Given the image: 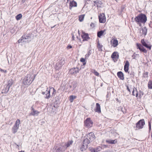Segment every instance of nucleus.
Segmentation results:
<instances>
[{"label": "nucleus", "instance_id": "9d476101", "mask_svg": "<svg viewBox=\"0 0 152 152\" xmlns=\"http://www.w3.org/2000/svg\"><path fill=\"white\" fill-rule=\"evenodd\" d=\"M99 22L100 23H104L106 21V17L104 13L100 14L99 16Z\"/></svg>", "mask_w": 152, "mask_h": 152}, {"label": "nucleus", "instance_id": "b1692460", "mask_svg": "<svg viewBox=\"0 0 152 152\" xmlns=\"http://www.w3.org/2000/svg\"><path fill=\"white\" fill-rule=\"evenodd\" d=\"M113 46L114 47H116L118 44V41L116 39H114L113 42Z\"/></svg>", "mask_w": 152, "mask_h": 152}, {"label": "nucleus", "instance_id": "0eeeda50", "mask_svg": "<svg viewBox=\"0 0 152 152\" xmlns=\"http://www.w3.org/2000/svg\"><path fill=\"white\" fill-rule=\"evenodd\" d=\"M64 63L65 61L64 58H61L60 59H59V61L56 63L55 67L56 69V70H59Z\"/></svg>", "mask_w": 152, "mask_h": 152}, {"label": "nucleus", "instance_id": "ddd939ff", "mask_svg": "<svg viewBox=\"0 0 152 152\" xmlns=\"http://www.w3.org/2000/svg\"><path fill=\"white\" fill-rule=\"evenodd\" d=\"M31 112L30 113V115L35 116V115H37L39 113V112L37 110H35L34 109L33 107H31Z\"/></svg>", "mask_w": 152, "mask_h": 152}, {"label": "nucleus", "instance_id": "4468645a", "mask_svg": "<svg viewBox=\"0 0 152 152\" xmlns=\"http://www.w3.org/2000/svg\"><path fill=\"white\" fill-rule=\"evenodd\" d=\"M141 43L143 46L150 49H151V45L150 44H147L144 41V39L141 40Z\"/></svg>", "mask_w": 152, "mask_h": 152}, {"label": "nucleus", "instance_id": "79ce46f5", "mask_svg": "<svg viewBox=\"0 0 152 152\" xmlns=\"http://www.w3.org/2000/svg\"><path fill=\"white\" fill-rule=\"evenodd\" d=\"M129 74L131 75V77H134V72L131 71Z\"/></svg>", "mask_w": 152, "mask_h": 152}, {"label": "nucleus", "instance_id": "de8ad7c7", "mask_svg": "<svg viewBox=\"0 0 152 152\" xmlns=\"http://www.w3.org/2000/svg\"><path fill=\"white\" fill-rule=\"evenodd\" d=\"M91 152H96L95 148H91L90 149Z\"/></svg>", "mask_w": 152, "mask_h": 152}, {"label": "nucleus", "instance_id": "a211bd4d", "mask_svg": "<svg viewBox=\"0 0 152 152\" xmlns=\"http://www.w3.org/2000/svg\"><path fill=\"white\" fill-rule=\"evenodd\" d=\"M10 88L9 86H8L5 85L3 89L2 90L1 92L2 93L7 94L9 91Z\"/></svg>", "mask_w": 152, "mask_h": 152}, {"label": "nucleus", "instance_id": "5fc2aeb1", "mask_svg": "<svg viewBox=\"0 0 152 152\" xmlns=\"http://www.w3.org/2000/svg\"><path fill=\"white\" fill-rule=\"evenodd\" d=\"M72 40H74V38H75V37H74V35L73 34H72Z\"/></svg>", "mask_w": 152, "mask_h": 152}, {"label": "nucleus", "instance_id": "f03ea898", "mask_svg": "<svg viewBox=\"0 0 152 152\" xmlns=\"http://www.w3.org/2000/svg\"><path fill=\"white\" fill-rule=\"evenodd\" d=\"M147 20L146 15L142 13L139 14L134 18L135 22L138 24H139L140 26H141V24L140 23H144L146 22Z\"/></svg>", "mask_w": 152, "mask_h": 152}, {"label": "nucleus", "instance_id": "c85d7f7f", "mask_svg": "<svg viewBox=\"0 0 152 152\" xmlns=\"http://www.w3.org/2000/svg\"><path fill=\"white\" fill-rule=\"evenodd\" d=\"M77 97L76 96L71 95L69 96V99L71 102H73V100L76 99Z\"/></svg>", "mask_w": 152, "mask_h": 152}, {"label": "nucleus", "instance_id": "3c124183", "mask_svg": "<svg viewBox=\"0 0 152 152\" xmlns=\"http://www.w3.org/2000/svg\"><path fill=\"white\" fill-rule=\"evenodd\" d=\"M0 70L2 72H7V71L6 70H3L1 69H0Z\"/></svg>", "mask_w": 152, "mask_h": 152}, {"label": "nucleus", "instance_id": "2f4dec72", "mask_svg": "<svg viewBox=\"0 0 152 152\" xmlns=\"http://www.w3.org/2000/svg\"><path fill=\"white\" fill-rule=\"evenodd\" d=\"M22 14H19L16 16V19L17 20H20L22 18Z\"/></svg>", "mask_w": 152, "mask_h": 152}, {"label": "nucleus", "instance_id": "7c9ffc66", "mask_svg": "<svg viewBox=\"0 0 152 152\" xmlns=\"http://www.w3.org/2000/svg\"><path fill=\"white\" fill-rule=\"evenodd\" d=\"M73 142L72 140L68 141L65 145L66 146V148L69 147L70 145H72Z\"/></svg>", "mask_w": 152, "mask_h": 152}, {"label": "nucleus", "instance_id": "a878e982", "mask_svg": "<svg viewBox=\"0 0 152 152\" xmlns=\"http://www.w3.org/2000/svg\"><path fill=\"white\" fill-rule=\"evenodd\" d=\"M118 55H117V53L116 52H113L111 56V57L113 58H118Z\"/></svg>", "mask_w": 152, "mask_h": 152}, {"label": "nucleus", "instance_id": "a18cd8bd", "mask_svg": "<svg viewBox=\"0 0 152 152\" xmlns=\"http://www.w3.org/2000/svg\"><path fill=\"white\" fill-rule=\"evenodd\" d=\"M148 126L149 129V131H150L151 129V123L149 121L148 122Z\"/></svg>", "mask_w": 152, "mask_h": 152}, {"label": "nucleus", "instance_id": "1a4fd4ad", "mask_svg": "<svg viewBox=\"0 0 152 152\" xmlns=\"http://www.w3.org/2000/svg\"><path fill=\"white\" fill-rule=\"evenodd\" d=\"M85 125L86 127L88 128H90L93 126V122L91 120L90 118H88L84 121Z\"/></svg>", "mask_w": 152, "mask_h": 152}, {"label": "nucleus", "instance_id": "5701e85b", "mask_svg": "<svg viewBox=\"0 0 152 152\" xmlns=\"http://www.w3.org/2000/svg\"><path fill=\"white\" fill-rule=\"evenodd\" d=\"M132 95L133 96H136L137 97H138V94L137 89L135 88H133V90L132 92Z\"/></svg>", "mask_w": 152, "mask_h": 152}, {"label": "nucleus", "instance_id": "4d7b16f0", "mask_svg": "<svg viewBox=\"0 0 152 152\" xmlns=\"http://www.w3.org/2000/svg\"><path fill=\"white\" fill-rule=\"evenodd\" d=\"M26 1V0H22V2L23 3H24L25 1Z\"/></svg>", "mask_w": 152, "mask_h": 152}, {"label": "nucleus", "instance_id": "423d86ee", "mask_svg": "<svg viewBox=\"0 0 152 152\" xmlns=\"http://www.w3.org/2000/svg\"><path fill=\"white\" fill-rule=\"evenodd\" d=\"M20 124V121L19 119H17L12 128V132L13 134L17 132Z\"/></svg>", "mask_w": 152, "mask_h": 152}, {"label": "nucleus", "instance_id": "4be33fe9", "mask_svg": "<svg viewBox=\"0 0 152 152\" xmlns=\"http://www.w3.org/2000/svg\"><path fill=\"white\" fill-rule=\"evenodd\" d=\"M147 29L146 27L145 26L143 28H142L140 31V32L142 33V35H144L145 36L147 34Z\"/></svg>", "mask_w": 152, "mask_h": 152}, {"label": "nucleus", "instance_id": "13d9d810", "mask_svg": "<svg viewBox=\"0 0 152 152\" xmlns=\"http://www.w3.org/2000/svg\"><path fill=\"white\" fill-rule=\"evenodd\" d=\"M96 2H97V0H96V1H94V3H96Z\"/></svg>", "mask_w": 152, "mask_h": 152}, {"label": "nucleus", "instance_id": "052dcab7", "mask_svg": "<svg viewBox=\"0 0 152 152\" xmlns=\"http://www.w3.org/2000/svg\"><path fill=\"white\" fill-rule=\"evenodd\" d=\"M19 152H22V151H19Z\"/></svg>", "mask_w": 152, "mask_h": 152}, {"label": "nucleus", "instance_id": "bb28decb", "mask_svg": "<svg viewBox=\"0 0 152 152\" xmlns=\"http://www.w3.org/2000/svg\"><path fill=\"white\" fill-rule=\"evenodd\" d=\"M105 30H101L97 32V36L98 37L100 38L103 35V34L105 31Z\"/></svg>", "mask_w": 152, "mask_h": 152}, {"label": "nucleus", "instance_id": "a19ab883", "mask_svg": "<svg viewBox=\"0 0 152 152\" xmlns=\"http://www.w3.org/2000/svg\"><path fill=\"white\" fill-rule=\"evenodd\" d=\"M148 72H145L143 74V77H148Z\"/></svg>", "mask_w": 152, "mask_h": 152}, {"label": "nucleus", "instance_id": "603ef678", "mask_svg": "<svg viewBox=\"0 0 152 152\" xmlns=\"http://www.w3.org/2000/svg\"><path fill=\"white\" fill-rule=\"evenodd\" d=\"M90 26H91V27H94L95 26H94V24L93 23H91V24H90Z\"/></svg>", "mask_w": 152, "mask_h": 152}, {"label": "nucleus", "instance_id": "c9c22d12", "mask_svg": "<svg viewBox=\"0 0 152 152\" xmlns=\"http://www.w3.org/2000/svg\"><path fill=\"white\" fill-rule=\"evenodd\" d=\"M129 64L128 61H126L124 66V68H129Z\"/></svg>", "mask_w": 152, "mask_h": 152}, {"label": "nucleus", "instance_id": "72a5a7b5", "mask_svg": "<svg viewBox=\"0 0 152 152\" xmlns=\"http://www.w3.org/2000/svg\"><path fill=\"white\" fill-rule=\"evenodd\" d=\"M91 50H89L88 52V53L86 54L85 56V58L87 59L89 57V56L91 54Z\"/></svg>", "mask_w": 152, "mask_h": 152}, {"label": "nucleus", "instance_id": "39448f33", "mask_svg": "<svg viewBox=\"0 0 152 152\" xmlns=\"http://www.w3.org/2000/svg\"><path fill=\"white\" fill-rule=\"evenodd\" d=\"M89 143V141L87 139H85L83 140V145L80 148V150L82 151H85L87 148L88 145Z\"/></svg>", "mask_w": 152, "mask_h": 152}, {"label": "nucleus", "instance_id": "2eb2a0df", "mask_svg": "<svg viewBox=\"0 0 152 152\" xmlns=\"http://www.w3.org/2000/svg\"><path fill=\"white\" fill-rule=\"evenodd\" d=\"M137 48L139 49L141 51L145 53H147V50H146L145 49L143 46H142L141 45L137 44Z\"/></svg>", "mask_w": 152, "mask_h": 152}, {"label": "nucleus", "instance_id": "6e6d98bb", "mask_svg": "<svg viewBox=\"0 0 152 152\" xmlns=\"http://www.w3.org/2000/svg\"><path fill=\"white\" fill-rule=\"evenodd\" d=\"M119 108H120V109L121 110V111L122 112H123V110H122L123 109V107H119Z\"/></svg>", "mask_w": 152, "mask_h": 152}, {"label": "nucleus", "instance_id": "dca6fc26", "mask_svg": "<svg viewBox=\"0 0 152 152\" xmlns=\"http://www.w3.org/2000/svg\"><path fill=\"white\" fill-rule=\"evenodd\" d=\"M81 36L83 39V41H87L90 39L89 37L88 34L87 33H83Z\"/></svg>", "mask_w": 152, "mask_h": 152}, {"label": "nucleus", "instance_id": "f8f14e48", "mask_svg": "<svg viewBox=\"0 0 152 152\" xmlns=\"http://www.w3.org/2000/svg\"><path fill=\"white\" fill-rule=\"evenodd\" d=\"M80 69H79L78 67H74L70 69V72L71 74H76L79 72Z\"/></svg>", "mask_w": 152, "mask_h": 152}, {"label": "nucleus", "instance_id": "6e6552de", "mask_svg": "<svg viewBox=\"0 0 152 152\" xmlns=\"http://www.w3.org/2000/svg\"><path fill=\"white\" fill-rule=\"evenodd\" d=\"M145 124V123L144 119H141L139 120L136 124V130L137 129V128L138 129H142L143 128V126Z\"/></svg>", "mask_w": 152, "mask_h": 152}, {"label": "nucleus", "instance_id": "c756f323", "mask_svg": "<svg viewBox=\"0 0 152 152\" xmlns=\"http://www.w3.org/2000/svg\"><path fill=\"white\" fill-rule=\"evenodd\" d=\"M148 88L152 89V81L150 80L148 83Z\"/></svg>", "mask_w": 152, "mask_h": 152}, {"label": "nucleus", "instance_id": "bf43d9fd", "mask_svg": "<svg viewBox=\"0 0 152 152\" xmlns=\"http://www.w3.org/2000/svg\"><path fill=\"white\" fill-rule=\"evenodd\" d=\"M69 1H70V0H67V2H68Z\"/></svg>", "mask_w": 152, "mask_h": 152}, {"label": "nucleus", "instance_id": "aec40b11", "mask_svg": "<svg viewBox=\"0 0 152 152\" xmlns=\"http://www.w3.org/2000/svg\"><path fill=\"white\" fill-rule=\"evenodd\" d=\"M117 75L118 76L119 79L121 80H124V75L122 72L119 71L117 73Z\"/></svg>", "mask_w": 152, "mask_h": 152}, {"label": "nucleus", "instance_id": "4c0bfd02", "mask_svg": "<svg viewBox=\"0 0 152 152\" xmlns=\"http://www.w3.org/2000/svg\"><path fill=\"white\" fill-rule=\"evenodd\" d=\"M12 83L11 82V81H10L9 80L8 82V84L7 85H6V86L9 87V88H10V87L12 85Z\"/></svg>", "mask_w": 152, "mask_h": 152}, {"label": "nucleus", "instance_id": "c03bdc74", "mask_svg": "<svg viewBox=\"0 0 152 152\" xmlns=\"http://www.w3.org/2000/svg\"><path fill=\"white\" fill-rule=\"evenodd\" d=\"M94 74L95 75L97 76H99V73L97 72V71H95L94 72Z\"/></svg>", "mask_w": 152, "mask_h": 152}, {"label": "nucleus", "instance_id": "8fccbe9b", "mask_svg": "<svg viewBox=\"0 0 152 152\" xmlns=\"http://www.w3.org/2000/svg\"><path fill=\"white\" fill-rule=\"evenodd\" d=\"M67 48L68 49H71L72 48V46L70 45H68L67 47Z\"/></svg>", "mask_w": 152, "mask_h": 152}, {"label": "nucleus", "instance_id": "e433bc0d", "mask_svg": "<svg viewBox=\"0 0 152 152\" xmlns=\"http://www.w3.org/2000/svg\"><path fill=\"white\" fill-rule=\"evenodd\" d=\"M96 152H98L100 151L102 149V148L101 147L99 146L96 148H95Z\"/></svg>", "mask_w": 152, "mask_h": 152}, {"label": "nucleus", "instance_id": "ea45409f", "mask_svg": "<svg viewBox=\"0 0 152 152\" xmlns=\"http://www.w3.org/2000/svg\"><path fill=\"white\" fill-rule=\"evenodd\" d=\"M50 90H52L53 91V92L52 93V95H53L54 94H55L56 92V90L53 88H50Z\"/></svg>", "mask_w": 152, "mask_h": 152}, {"label": "nucleus", "instance_id": "49530a36", "mask_svg": "<svg viewBox=\"0 0 152 152\" xmlns=\"http://www.w3.org/2000/svg\"><path fill=\"white\" fill-rule=\"evenodd\" d=\"M125 7L126 6L125 5H123L121 6V9L122 11H123Z\"/></svg>", "mask_w": 152, "mask_h": 152}, {"label": "nucleus", "instance_id": "6ab92c4d", "mask_svg": "<svg viewBox=\"0 0 152 152\" xmlns=\"http://www.w3.org/2000/svg\"><path fill=\"white\" fill-rule=\"evenodd\" d=\"M96 108L95 109L94 111L96 112L99 113L101 112L100 106L99 103H96Z\"/></svg>", "mask_w": 152, "mask_h": 152}, {"label": "nucleus", "instance_id": "864d4df0", "mask_svg": "<svg viewBox=\"0 0 152 152\" xmlns=\"http://www.w3.org/2000/svg\"><path fill=\"white\" fill-rule=\"evenodd\" d=\"M127 90L130 92L131 91H130V89H129V87L128 86H127Z\"/></svg>", "mask_w": 152, "mask_h": 152}, {"label": "nucleus", "instance_id": "f3484780", "mask_svg": "<svg viewBox=\"0 0 152 152\" xmlns=\"http://www.w3.org/2000/svg\"><path fill=\"white\" fill-rule=\"evenodd\" d=\"M77 6V3L76 2L73 0L72 1H70L69 7L70 9H71L73 7H76Z\"/></svg>", "mask_w": 152, "mask_h": 152}, {"label": "nucleus", "instance_id": "58836bf2", "mask_svg": "<svg viewBox=\"0 0 152 152\" xmlns=\"http://www.w3.org/2000/svg\"><path fill=\"white\" fill-rule=\"evenodd\" d=\"M85 59L83 58H81V59H80V61H81V62H83V65H84L86 64V63L85 62H84L85 61Z\"/></svg>", "mask_w": 152, "mask_h": 152}, {"label": "nucleus", "instance_id": "412c9836", "mask_svg": "<svg viewBox=\"0 0 152 152\" xmlns=\"http://www.w3.org/2000/svg\"><path fill=\"white\" fill-rule=\"evenodd\" d=\"M106 142L107 143L109 144H115L117 142V140L116 139H115V140H106Z\"/></svg>", "mask_w": 152, "mask_h": 152}, {"label": "nucleus", "instance_id": "393cba45", "mask_svg": "<svg viewBox=\"0 0 152 152\" xmlns=\"http://www.w3.org/2000/svg\"><path fill=\"white\" fill-rule=\"evenodd\" d=\"M102 47H103V46L102 45H101L100 44L99 42L98 41L97 42V47L98 48L99 51H102Z\"/></svg>", "mask_w": 152, "mask_h": 152}, {"label": "nucleus", "instance_id": "f257e3e1", "mask_svg": "<svg viewBox=\"0 0 152 152\" xmlns=\"http://www.w3.org/2000/svg\"><path fill=\"white\" fill-rule=\"evenodd\" d=\"M36 76L35 75H32L30 74L27 75L23 80V84L25 86L29 85L34 80Z\"/></svg>", "mask_w": 152, "mask_h": 152}, {"label": "nucleus", "instance_id": "9b49d317", "mask_svg": "<svg viewBox=\"0 0 152 152\" xmlns=\"http://www.w3.org/2000/svg\"><path fill=\"white\" fill-rule=\"evenodd\" d=\"M95 136L94 133L93 132H90L87 135V139L89 141V143L91 141H93L95 139Z\"/></svg>", "mask_w": 152, "mask_h": 152}, {"label": "nucleus", "instance_id": "cd10ccee", "mask_svg": "<svg viewBox=\"0 0 152 152\" xmlns=\"http://www.w3.org/2000/svg\"><path fill=\"white\" fill-rule=\"evenodd\" d=\"M102 3L99 0H97L96 2V6L97 7H101V6L102 5Z\"/></svg>", "mask_w": 152, "mask_h": 152}, {"label": "nucleus", "instance_id": "473e14b6", "mask_svg": "<svg viewBox=\"0 0 152 152\" xmlns=\"http://www.w3.org/2000/svg\"><path fill=\"white\" fill-rule=\"evenodd\" d=\"M138 93V97L140 98H141L142 96H143L144 94L143 92L141 90L139 91Z\"/></svg>", "mask_w": 152, "mask_h": 152}, {"label": "nucleus", "instance_id": "37998d69", "mask_svg": "<svg viewBox=\"0 0 152 152\" xmlns=\"http://www.w3.org/2000/svg\"><path fill=\"white\" fill-rule=\"evenodd\" d=\"M56 152H62V151L61 148H59L56 150Z\"/></svg>", "mask_w": 152, "mask_h": 152}, {"label": "nucleus", "instance_id": "f704fd0d", "mask_svg": "<svg viewBox=\"0 0 152 152\" xmlns=\"http://www.w3.org/2000/svg\"><path fill=\"white\" fill-rule=\"evenodd\" d=\"M84 15H80L79 16V20L80 21L82 22L83 21L84 18Z\"/></svg>", "mask_w": 152, "mask_h": 152}, {"label": "nucleus", "instance_id": "09e8293b", "mask_svg": "<svg viewBox=\"0 0 152 152\" xmlns=\"http://www.w3.org/2000/svg\"><path fill=\"white\" fill-rule=\"evenodd\" d=\"M129 69V68H124V70L126 72H127L128 71Z\"/></svg>", "mask_w": 152, "mask_h": 152}, {"label": "nucleus", "instance_id": "680f3d73", "mask_svg": "<svg viewBox=\"0 0 152 152\" xmlns=\"http://www.w3.org/2000/svg\"><path fill=\"white\" fill-rule=\"evenodd\" d=\"M23 152H24V151H23Z\"/></svg>", "mask_w": 152, "mask_h": 152}, {"label": "nucleus", "instance_id": "20e7f679", "mask_svg": "<svg viewBox=\"0 0 152 152\" xmlns=\"http://www.w3.org/2000/svg\"><path fill=\"white\" fill-rule=\"evenodd\" d=\"M48 88L46 86L45 90H42L41 91L42 94L43 95H45V99H49L51 97H52V95L50 94V90L49 89L48 90Z\"/></svg>", "mask_w": 152, "mask_h": 152}, {"label": "nucleus", "instance_id": "7ed1b4c3", "mask_svg": "<svg viewBox=\"0 0 152 152\" xmlns=\"http://www.w3.org/2000/svg\"><path fill=\"white\" fill-rule=\"evenodd\" d=\"M31 35L29 34L27 35H23L21 38V39L18 40L19 43L21 42H29L31 40Z\"/></svg>", "mask_w": 152, "mask_h": 152}]
</instances>
